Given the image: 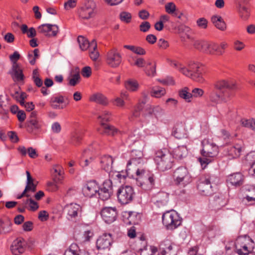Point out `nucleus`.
<instances>
[{"label":"nucleus","instance_id":"1","mask_svg":"<svg viewBox=\"0 0 255 255\" xmlns=\"http://www.w3.org/2000/svg\"><path fill=\"white\" fill-rule=\"evenodd\" d=\"M236 89V85L233 82L225 80L216 81L209 93L210 100L215 103L226 102L233 96L234 92Z\"/></svg>","mask_w":255,"mask_h":255},{"label":"nucleus","instance_id":"2","mask_svg":"<svg viewBox=\"0 0 255 255\" xmlns=\"http://www.w3.org/2000/svg\"><path fill=\"white\" fill-rule=\"evenodd\" d=\"M154 160L158 169L164 171L173 165L174 157L167 149L163 148L155 151Z\"/></svg>","mask_w":255,"mask_h":255},{"label":"nucleus","instance_id":"3","mask_svg":"<svg viewBox=\"0 0 255 255\" xmlns=\"http://www.w3.org/2000/svg\"><path fill=\"white\" fill-rule=\"evenodd\" d=\"M136 184L143 190L150 191L155 185V177L152 173L146 172L143 169L137 168L136 170Z\"/></svg>","mask_w":255,"mask_h":255},{"label":"nucleus","instance_id":"4","mask_svg":"<svg viewBox=\"0 0 255 255\" xmlns=\"http://www.w3.org/2000/svg\"><path fill=\"white\" fill-rule=\"evenodd\" d=\"M253 240L248 236H239L234 243L236 252L239 255H253L251 251L254 248Z\"/></svg>","mask_w":255,"mask_h":255},{"label":"nucleus","instance_id":"5","mask_svg":"<svg viewBox=\"0 0 255 255\" xmlns=\"http://www.w3.org/2000/svg\"><path fill=\"white\" fill-rule=\"evenodd\" d=\"M203 68L202 64L198 62H190L188 68L180 67V72L186 76L190 77L193 80L203 83L204 79L202 76Z\"/></svg>","mask_w":255,"mask_h":255},{"label":"nucleus","instance_id":"6","mask_svg":"<svg viewBox=\"0 0 255 255\" xmlns=\"http://www.w3.org/2000/svg\"><path fill=\"white\" fill-rule=\"evenodd\" d=\"M163 224L167 230H173L181 224V220L178 213L174 211H167L162 215Z\"/></svg>","mask_w":255,"mask_h":255},{"label":"nucleus","instance_id":"7","mask_svg":"<svg viewBox=\"0 0 255 255\" xmlns=\"http://www.w3.org/2000/svg\"><path fill=\"white\" fill-rule=\"evenodd\" d=\"M174 181L176 185L185 187L192 181L191 176L186 167L180 166L173 173Z\"/></svg>","mask_w":255,"mask_h":255},{"label":"nucleus","instance_id":"8","mask_svg":"<svg viewBox=\"0 0 255 255\" xmlns=\"http://www.w3.org/2000/svg\"><path fill=\"white\" fill-rule=\"evenodd\" d=\"M117 194L119 202L121 204L126 205L133 200L135 193L131 186L126 185L121 186Z\"/></svg>","mask_w":255,"mask_h":255},{"label":"nucleus","instance_id":"9","mask_svg":"<svg viewBox=\"0 0 255 255\" xmlns=\"http://www.w3.org/2000/svg\"><path fill=\"white\" fill-rule=\"evenodd\" d=\"M122 61V55L117 48L114 47L107 52L106 56V62L110 67L113 68L118 67Z\"/></svg>","mask_w":255,"mask_h":255},{"label":"nucleus","instance_id":"10","mask_svg":"<svg viewBox=\"0 0 255 255\" xmlns=\"http://www.w3.org/2000/svg\"><path fill=\"white\" fill-rule=\"evenodd\" d=\"M197 187L202 195L205 196L212 195L213 190L211 183L210 176L206 175L201 177L197 182Z\"/></svg>","mask_w":255,"mask_h":255},{"label":"nucleus","instance_id":"11","mask_svg":"<svg viewBox=\"0 0 255 255\" xmlns=\"http://www.w3.org/2000/svg\"><path fill=\"white\" fill-rule=\"evenodd\" d=\"M65 210L69 221L76 222L81 217L83 210L79 204L74 203L68 204L65 206Z\"/></svg>","mask_w":255,"mask_h":255},{"label":"nucleus","instance_id":"12","mask_svg":"<svg viewBox=\"0 0 255 255\" xmlns=\"http://www.w3.org/2000/svg\"><path fill=\"white\" fill-rule=\"evenodd\" d=\"M96 8V3L93 0H88L80 8L79 11L80 17L86 19L94 17L95 15Z\"/></svg>","mask_w":255,"mask_h":255},{"label":"nucleus","instance_id":"13","mask_svg":"<svg viewBox=\"0 0 255 255\" xmlns=\"http://www.w3.org/2000/svg\"><path fill=\"white\" fill-rule=\"evenodd\" d=\"M203 148L201 153L203 156L214 157L218 153V147L208 139H204L202 142Z\"/></svg>","mask_w":255,"mask_h":255},{"label":"nucleus","instance_id":"14","mask_svg":"<svg viewBox=\"0 0 255 255\" xmlns=\"http://www.w3.org/2000/svg\"><path fill=\"white\" fill-rule=\"evenodd\" d=\"M98 194L102 200H107L113 194V183L111 179L106 180L99 187Z\"/></svg>","mask_w":255,"mask_h":255},{"label":"nucleus","instance_id":"15","mask_svg":"<svg viewBox=\"0 0 255 255\" xmlns=\"http://www.w3.org/2000/svg\"><path fill=\"white\" fill-rule=\"evenodd\" d=\"M159 250L162 255H176V245L169 240H165L159 245Z\"/></svg>","mask_w":255,"mask_h":255},{"label":"nucleus","instance_id":"16","mask_svg":"<svg viewBox=\"0 0 255 255\" xmlns=\"http://www.w3.org/2000/svg\"><path fill=\"white\" fill-rule=\"evenodd\" d=\"M101 215L106 223L111 224L117 219V208L116 207H105L102 210Z\"/></svg>","mask_w":255,"mask_h":255},{"label":"nucleus","instance_id":"17","mask_svg":"<svg viewBox=\"0 0 255 255\" xmlns=\"http://www.w3.org/2000/svg\"><path fill=\"white\" fill-rule=\"evenodd\" d=\"M99 187L95 180L90 181L83 187L82 192L85 197L91 198L98 192Z\"/></svg>","mask_w":255,"mask_h":255},{"label":"nucleus","instance_id":"18","mask_svg":"<svg viewBox=\"0 0 255 255\" xmlns=\"http://www.w3.org/2000/svg\"><path fill=\"white\" fill-rule=\"evenodd\" d=\"M25 241L23 238H17L12 242L10 251L14 255H20L25 252Z\"/></svg>","mask_w":255,"mask_h":255},{"label":"nucleus","instance_id":"19","mask_svg":"<svg viewBox=\"0 0 255 255\" xmlns=\"http://www.w3.org/2000/svg\"><path fill=\"white\" fill-rule=\"evenodd\" d=\"M38 30L39 32L50 37L55 36L57 34L59 28L56 24H42L38 26Z\"/></svg>","mask_w":255,"mask_h":255},{"label":"nucleus","instance_id":"20","mask_svg":"<svg viewBox=\"0 0 255 255\" xmlns=\"http://www.w3.org/2000/svg\"><path fill=\"white\" fill-rule=\"evenodd\" d=\"M112 243L110 234H104L99 237L96 242V247L98 250H109Z\"/></svg>","mask_w":255,"mask_h":255},{"label":"nucleus","instance_id":"21","mask_svg":"<svg viewBox=\"0 0 255 255\" xmlns=\"http://www.w3.org/2000/svg\"><path fill=\"white\" fill-rule=\"evenodd\" d=\"M143 163V153L141 150H132L131 152L130 159L127 163V168L130 170L129 166H136Z\"/></svg>","mask_w":255,"mask_h":255},{"label":"nucleus","instance_id":"22","mask_svg":"<svg viewBox=\"0 0 255 255\" xmlns=\"http://www.w3.org/2000/svg\"><path fill=\"white\" fill-rule=\"evenodd\" d=\"M96 151V149L94 148L92 145H90L87 148L85 149L83 152V156L86 158L83 163H81L83 167L88 166L95 159V156L93 155Z\"/></svg>","mask_w":255,"mask_h":255},{"label":"nucleus","instance_id":"23","mask_svg":"<svg viewBox=\"0 0 255 255\" xmlns=\"http://www.w3.org/2000/svg\"><path fill=\"white\" fill-rule=\"evenodd\" d=\"M247 2V0H242L238 2L237 5L240 17L243 20L248 19L250 16V10L245 5Z\"/></svg>","mask_w":255,"mask_h":255},{"label":"nucleus","instance_id":"24","mask_svg":"<svg viewBox=\"0 0 255 255\" xmlns=\"http://www.w3.org/2000/svg\"><path fill=\"white\" fill-rule=\"evenodd\" d=\"M12 223L8 218L0 219V235H6L12 231Z\"/></svg>","mask_w":255,"mask_h":255},{"label":"nucleus","instance_id":"25","mask_svg":"<svg viewBox=\"0 0 255 255\" xmlns=\"http://www.w3.org/2000/svg\"><path fill=\"white\" fill-rule=\"evenodd\" d=\"M102 128L97 129V131L102 134H107L108 135H115L118 133V130L114 126L107 124L102 122L101 123Z\"/></svg>","mask_w":255,"mask_h":255},{"label":"nucleus","instance_id":"26","mask_svg":"<svg viewBox=\"0 0 255 255\" xmlns=\"http://www.w3.org/2000/svg\"><path fill=\"white\" fill-rule=\"evenodd\" d=\"M114 162L113 157L108 155H104L101 157L100 163L103 169L107 172H109V176H111L112 165Z\"/></svg>","mask_w":255,"mask_h":255},{"label":"nucleus","instance_id":"27","mask_svg":"<svg viewBox=\"0 0 255 255\" xmlns=\"http://www.w3.org/2000/svg\"><path fill=\"white\" fill-rule=\"evenodd\" d=\"M9 74L15 81H21L24 80V76L19 65H12Z\"/></svg>","mask_w":255,"mask_h":255},{"label":"nucleus","instance_id":"28","mask_svg":"<svg viewBox=\"0 0 255 255\" xmlns=\"http://www.w3.org/2000/svg\"><path fill=\"white\" fill-rule=\"evenodd\" d=\"M227 180L232 185L240 186L243 184L244 177L241 173H236L230 175Z\"/></svg>","mask_w":255,"mask_h":255},{"label":"nucleus","instance_id":"29","mask_svg":"<svg viewBox=\"0 0 255 255\" xmlns=\"http://www.w3.org/2000/svg\"><path fill=\"white\" fill-rule=\"evenodd\" d=\"M145 110L149 115H153L156 119L161 117L165 114V110L159 106L152 107L147 105Z\"/></svg>","mask_w":255,"mask_h":255},{"label":"nucleus","instance_id":"30","mask_svg":"<svg viewBox=\"0 0 255 255\" xmlns=\"http://www.w3.org/2000/svg\"><path fill=\"white\" fill-rule=\"evenodd\" d=\"M212 22L214 26L221 31H225L227 28V25L222 17L218 15H214L211 18Z\"/></svg>","mask_w":255,"mask_h":255},{"label":"nucleus","instance_id":"31","mask_svg":"<svg viewBox=\"0 0 255 255\" xmlns=\"http://www.w3.org/2000/svg\"><path fill=\"white\" fill-rule=\"evenodd\" d=\"M242 150V146L239 144H236L235 145H231L227 147L226 152L232 158H236L240 156Z\"/></svg>","mask_w":255,"mask_h":255},{"label":"nucleus","instance_id":"32","mask_svg":"<svg viewBox=\"0 0 255 255\" xmlns=\"http://www.w3.org/2000/svg\"><path fill=\"white\" fill-rule=\"evenodd\" d=\"M90 100L103 106L107 105L109 103L107 97L101 93H95L91 95Z\"/></svg>","mask_w":255,"mask_h":255},{"label":"nucleus","instance_id":"33","mask_svg":"<svg viewBox=\"0 0 255 255\" xmlns=\"http://www.w3.org/2000/svg\"><path fill=\"white\" fill-rule=\"evenodd\" d=\"M84 136V132L82 131H76L72 133L69 140L70 144L75 146L80 144Z\"/></svg>","mask_w":255,"mask_h":255},{"label":"nucleus","instance_id":"34","mask_svg":"<svg viewBox=\"0 0 255 255\" xmlns=\"http://www.w3.org/2000/svg\"><path fill=\"white\" fill-rule=\"evenodd\" d=\"M129 224H138L140 219V215L136 212L129 211L125 213Z\"/></svg>","mask_w":255,"mask_h":255},{"label":"nucleus","instance_id":"35","mask_svg":"<svg viewBox=\"0 0 255 255\" xmlns=\"http://www.w3.org/2000/svg\"><path fill=\"white\" fill-rule=\"evenodd\" d=\"M41 125L37 120H28L26 122V129L29 133H33L39 129Z\"/></svg>","mask_w":255,"mask_h":255},{"label":"nucleus","instance_id":"36","mask_svg":"<svg viewBox=\"0 0 255 255\" xmlns=\"http://www.w3.org/2000/svg\"><path fill=\"white\" fill-rule=\"evenodd\" d=\"M174 154L176 158L182 159L188 154V150L185 146H179L174 149Z\"/></svg>","mask_w":255,"mask_h":255},{"label":"nucleus","instance_id":"37","mask_svg":"<svg viewBox=\"0 0 255 255\" xmlns=\"http://www.w3.org/2000/svg\"><path fill=\"white\" fill-rule=\"evenodd\" d=\"M64 102V97L62 96H56L51 98L50 103L51 107L55 109H63L58 104L63 103Z\"/></svg>","mask_w":255,"mask_h":255},{"label":"nucleus","instance_id":"38","mask_svg":"<svg viewBox=\"0 0 255 255\" xmlns=\"http://www.w3.org/2000/svg\"><path fill=\"white\" fill-rule=\"evenodd\" d=\"M216 52H220L221 51L218 50L217 43L207 41L206 47L204 50V53L208 54H216Z\"/></svg>","mask_w":255,"mask_h":255},{"label":"nucleus","instance_id":"39","mask_svg":"<svg viewBox=\"0 0 255 255\" xmlns=\"http://www.w3.org/2000/svg\"><path fill=\"white\" fill-rule=\"evenodd\" d=\"M77 41L80 49L83 51L91 47V42L90 43L88 40L83 36H79L77 38Z\"/></svg>","mask_w":255,"mask_h":255},{"label":"nucleus","instance_id":"40","mask_svg":"<svg viewBox=\"0 0 255 255\" xmlns=\"http://www.w3.org/2000/svg\"><path fill=\"white\" fill-rule=\"evenodd\" d=\"M179 96L185 100L187 102H191L192 98V94L189 92V89L188 87H184L180 90L178 92Z\"/></svg>","mask_w":255,"mask_h":255},{"label":"nucleus","instance_id":"41","mask_svg":"<svg viewBox=\"0 0 255 255\" xmlns=\"http://www.w3.org/2000/svg\"><path fill=\"white\" fill-rule=\"evenodd\" d=\"M20 29L22 33L23 34H26L29 38H33L36 35V31L33 27H30L28 29L26 24H22L20 27Z\"/></svg>","mask_w":255,"mask_h":255},{"label":"nucleus","instance_id":"42","mask_svg":"<svg viewBox=\"0 0 255 255\" xmlns=\"http://www.w3.org/2000/svg\"><path fill=\"white\" fill-rule=\"evenodd\" d=\"M62 180L60 177H57L56 175H53V181L48 182L47 183V190L49 191L54 192L58 189L57 184Z\"/></svg>","mask_w":255,"mask_h":255},{"label":"nucleus","instance_id":"43","mask_svg":"<svg viewBox=\"0 0 255 255\" xmlns=\"http://www.w3.org/2000/svg\"><path fill=\"white\" fill-rule=\"evenodd\" d=\"M81 250L76 244H72L65 252L64 255H80Z\"/></svg>","mask_w":255,"mask_h":255},{"label":"nucleus","instance_id":"44","mask_svg":"<svg viewBox=\"0 0 255 255\" xmlns=\"http://www.w3.org/2000/svg\"><path fill=\"white\" fill-rule=\"evenodd\" d=\"M97 45L95 40L91 41V47L90 49H93V50L90 52V57L93 61H96L99 57V53L97 50Z\"/></svg>","mask_w":255,"mask_h":255},{"label":"nucleus","instance_id":"45","mask_svg":"<svg viewBox=\"0 0 255 255\" xmlns=\"http://www.w3.org/2000/svg\"><path fill=\"white\" fill-rule=\"evenodd\" d=\"M144 71L148 76H154L156 74L155 63H154L152 64V62L150 61L147 62Z\"/></svg>","mask_w":255,"mask_h":255},{"label":"nucleus","instance_id":"46","mask_svg":"<svg viewBox=\"0 0 255 255\" xmlns=\"http://www.w3.org/2000/svg\"><path fill=\"white\" fill-rule=\"evenodd\" d=\"M172 134L176 138L181 139L185 135L184 128L182 126L174 127Z\"/></svg>","mask_w":255,"mask_h":255},{"label":"nucleus","instance_id":"47","mask_svg":"<svg viewBox=\"0 0 255 255\" xmlns=\"http://www.w3.org/2000/svg\"><path fill=\"white\" fill-rule=\"evenodd\" d=\"M165 93L164 88L158 87H153L150 91L151 96L155 98H160L164 95Z\"/></svg>","mask_w":255,"mask_h":255},{"label":"nucleus","instance_id":"48","mask_svg":"<svg viewBox=\"0 0 255 255\" xmlns=\"http://www.w3.org/2000/svg\"><path fill=\"white\" fill-rule=\"evenodd\" d=\"M145 103V100H143L141 102H139L135 106L134 110L132 112V117L130 118H132V117L137 118L139 117L140 112L143 109Z\"/></svg>","mask_w":255,"mask_h":255},{"label":"nucleus","instance_id":"49","mask_svg":"<svg viewBox=\"0 0 255 255\" xmlns=\"http://www.w3.org/2000/svg\"><path fill=\"white\" fill-rule=\"evenodd\" d=\"M241 122L243 126L249 128L255 131V119H242Z\"/></svg>","mask_w":255,"mask_h":255},{"label":"nucleus","instance_id":"50","mask_svg":"<svg viewBox=\"0 0 255 255\" xmlns=\"http://www.w3.org/2000/svg\"><path fill=\"white\" fill-rule=\"evenodd\" d=\"M126 88L130 91H135L138 87V84L135 81L128 80L125 83Z\"/></svg>","mask_w":255,"mask_h":255},{"label":"nucleus","instance_id":"51","mask_svg":"<svg viewBox=\"0 0 255 255\" xmlns=\"http://www.w3.org/2000/svg\"><path fill=\"white\" fill-rule=\"evenodd\" d=\"M168 194L165 192H159L157 195L158 200L157 202L165 205L168 201Z\"/></svg>","mask_w":255,"mask_h":255},{"label":"nucleus","instance_id":"52","mask_svg":"<svg viewBox=\"0 0 255 255\" xmlns=\"http://www.w3.org/2000/svg\"><path fill=\"white\" fill-rule=\"evenodd\" d=\"M245 161L246 164L250 167L255 164V151H253L249 153L246 156Z\"/></svg>","mask_w":255,"mask_h":255},{"label":"nucleus","instance_id":"53","mask_svg":"<svg viewBox=\"0 0 255 255\" xmlns=\"http://www.w3.org/2000/svg\"><path fill=\"white\" fill-rule=\"evenodd\" d=\"M207 41L196 40L194 42V46L197 50L204 53Z\"/></svg>","mask_w":255,"mask_h":255},{"label":"nucleus","instance_id":"54","mask_svg":"<svg viewBox=\"0 0 255 255\" xmlns=\"http://www.w3.org/2000/svg\"><path fill=\"white\" fill-rule=\"evenodd\" d=\"M120 19L123 22L127 23H129L131 20V15L129 12L127 11H122L120 13Z\"/></svg>","mask_w":255,"mask_h":255},{"label":"nucleus","instance_id":"55","mask_svg":"<svg viewBox=\"0 0 255 255\" xmlns=\"http://www.w3.org/2000/svg\"><path fill=\"white\" fill-rule=\"evenodd\" d=\"M51 173L53 177V175H56L57 177H60L62 179V177L61 176L62 174V167L60 166H54L51 170Z\"/></svg>","mask_w":255,"mask_h":255},{"label":"nucleus","instance_id":"56","mask_svg":"<svg viewBox=\"0 0 255 255\" xmlns=\"http://www.w3.org/2000/svg\"><path fill=\"white\" fill-rule=\"evenodd\" d=\"M98 118L101 120V123L103 122L104 123L109 122L111 120L110 114L109 112L104 111L103 112L102 115L99 116Z\"/></svg>","mask_w":255,"mask_h":255},{"label":"nucleus","instance_id":"57","mask_svg":"<svg viewBox=\"0 0 255 255\" xmlns=\"http://www.w3.org/2000/svg\"><path fill=\"white\" fill-rule=\"evenodd\" d=\"M197 24L198 27L200 28L206 29L208 26V21L207 20L204 18H200L197 20Z\"/></svg>","mask_w":255,"mask_h":255},{"label":"nucleus","instance_id":"58","mask_svg":"<svg viewBox=\"0 0 255 255\" xmlns=\"http://www.w3.org/2000/svg\"><path fill=\"white\" fill-rule=\"evenodd\" d=\"M20 55L17 51H15L14 53L9 56V59L12 63V65H19L17 61L20 58Z\"/></svg>","mask_w":255,"mask_h":255},{"label":"nucleus","instance_id":"59","mask_svg":"<svg viewBox=\"0 0 255 255\" xmlns=\"http://www.w3.org/2000/svg\"><path fill=\"white\" fill-rule=\"evenodd\" d=\"M166 11L169 13L171 14L174 12L176 9V6L173 2L167 3L165 6Z\"/></svg>","mask_w":255,"mask_h":255},{"label":"nucleus","instance_id":"60","mask_svg":"<svg viewBox=\"0 0 255 255\" xmlns=\"http://www.w3.org/2000/svg\"><path fill=\"white\" fill-rule=\"evenodd\" d=\"M227 43L225 42H222L220 43V45L217 44L218 50L221 52L220 53V52H216V54L218 55H222L224 53V50L227 47Z\"/></svg>","mask_w":255,"mask_h":255},{"label":"nucleus","instance_id":"61","mask_svg":"<svg viewBox=\"0 0 255 255\" xmlns=\"http://www.w3.org/2000/svg\"><path fill=\"white\" fill-rule=\"evenodd\" d=\"M80 76L79 73L74 74L71 79L69 80V85L72 86H75L80 79Z\"/></svg>","mask_w":255,"mask_h":255},{"label":"nucleus","instance_id":"62","mask_svg":"<svg viewBox=\"0 0 255 255\" xmlns=\"http://www.w3.org/2000/svg\"><path fill=\"white\" fill-rule=\"evenodd\" d=\"M150 28V24L148 21L142 22L139 26L140 30L144 32H147Z\"/></svg>","mask_w":255,"mask_h":255},{"label":"nucleus","instance_id":"63","mask_svg":"<svg viewBox=\"0 0 255 255\" xmlns=\"http://www.w3.org/2000/svg\"><path fill=\"white\" fill-rule=\"evenodd\" d=\"M7 135L12 142L16 143L18 141L19 139L15 132L13 131H8Z\"/></svg>","mask_w":255,"mask_h":255},{"label":"nucleus","instance_id":"64","mask_svg":"<svg viewBox=\"0 0 255 255\" xmlns=\"http://www.w3.org/2000/svg\"><path fill=\"white\" fill-rule=\"evenodd\" d=\"M77 0H68L64 3L65 8L69 9L74 8L76 5Z\"/></svg>","mask_w":255,"mask_h":255}]
</instances>
